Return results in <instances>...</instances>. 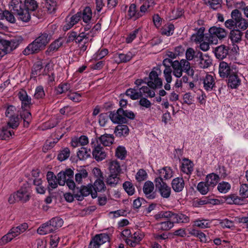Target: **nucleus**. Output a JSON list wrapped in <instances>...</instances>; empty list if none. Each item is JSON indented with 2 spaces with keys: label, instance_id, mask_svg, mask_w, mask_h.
<instances>
[{
  "label": "nucleus",
  "instance_id": "nucleus-1",
  "mask_svg": "<svg viewBox=\"0 0 248 248\" xmlns=\"http://www.w3.org/2000/svg\"><path fill=\"white\" fill-rule=\"evenodd\" d=\"M52 38L50 33L44 32L30 43L23 51L25 55L37 53L44 49Z\"/></svg>",
  "mask_w": 248,
  "mask_h": 248
},
{
  "label": "nucleus",
  "instance_id": "nucleus-2",
  "mask_svg": "<svg viewBox=\"0 0 248 248\" xmlns=\"http://www.w3.org/2000/svg\"><path fill=\"white\" fill-rule=\"evenodd\" d=\"M52 38L50 33L44 32L30 43L23 51L25 55L37 53L44 49Z\"/></svg>",
  "mask_w": 248,
  "mask_h": 248
},
{
  "label": "nucleus",
  "instance_id": "nucleus-3",
  "mask_svg": "<svg viewBox=\"0 0 248 248\" xmlns=\"http://www.w3.org/2000/svg\"><path fill=\"white\" fill-rule=\"evenodd\" d=\"M231 19L227 20L224 23L225 27L229 30L235 28L246 30L248 27V22L243 18L241 13L237 9L232 11Z\"/></svg>",
  "mask_w": 248,
  "mask_h": 248
},
{
  "label": "nucleus",
  "instance_id": "nucleus-4",
  "mask_svg": "<svg viewBox=\"0 0 248 248\" xmlns=\"http://www.w3.org/2000/svg\"><path fill=\"white\" fill-rule=\"evenodd\" d=\"M173 74L177 78L182 76L183 72L186 73L188 76L193 77L194 70L190 65V62L186 59H182L180 62L174 61L172 65Z\"/></svg>",
  "mask_w": 248,
  "mask_h": 248
},
{
  "label": "nucleus",
  "instance_id": "nucleus-5",
  "mask_svg": "<svg viewBox=\"0 0 248 248\" xmlns=\"http://www.w3.org/2000/svg\"><path fill=\"white\" fill-rule=\"evenodd\" d=\"M162 72L158 67H154L149 73L148 78H145L144 80L147 85L152 89L160 88L162 86V80L159 78Z\"/></svg>",
  "mask_w": 248,
  "mask_h": 248
},
{
  "label": "nucleus",
  "instance_id": "nucleus-6",
  "mask_svg": "<svg viewBox=\"0 0 248 248\" xmlns=\"http://www.w3.org/2000/svg\"><path fill=\"white\" fill-rule=\"evenodd\" d=\"M22 5L20 0H12L10 3V8L16 14L19 20L27 22L31 19V13L22 8Z\"/></svg>",
  "mask_w": 248,
  "mask_h": 248
},
{
  "label": "nucleus",
  "instance_id": "nucleus-7",
  "mask_svg": "<svg viewBox=\"0 0 248 248\" xmlns=\"http://www.w3.org/2000/svg\"><path fill=\"white\" fill-rule=\"evenodd\" d=\"M28 227V224L26 223L12 227L6 234L0 239V245L2 246L10 242L15 237L25 232Z\"/></svg>",
  "mask_w": 248,
  "mask_h": 248
},
{
  "label": "nucleus",
  "instance_id": "nucleus-8",
  "mask_svg": "<svg viewBox=\"0 0 248 248\" xmlns=\"http://www.w3.org/2000/svg\"><path fill=\"white\" fill-rule=\"evenodd\" d=\"M21 37H15L10 40L0 39V50L6 54L16 49L22 42Z\"/></svg>",
  "mask_w": 248,
  "mask_h": 248
},
{
  "label": "nucleus",
  "instance_id": "nucleus-9",
  "mask_svg": "<svg viewBox=\"0 0 248 248\" xmlns=\"http://www.w3.org/2000/svg\"><path fill=\"white\" fill-rule=\"evenodd\" d=\"M92 148V155L93 158L97 161H100L106 157V153L104 148L99 143L97 139H92L91 142Z\"/></svg>",
  "mask_w": 248,
  "mask_h": 248
},
{
  "label": "nucleus",
  "instance_id": "nucleus-10",
  "mask_svg": "<svg viewBox=\"0 0 248 248\" xmlns=\"http://www.w3.org/2000/svg\"><path fill=\"white\" fill-rule=\"evenodd\" d=\"M209 34L208 36H206V38H208V41L211 44L217 43V38L221 39L227 35L225 30L220 27L215 26L211 27L209 30Z\"/></svg>",
  "mask_w": 248,
  "mask_h": 248
},
{
  "label": "nucleus",
  "instance_id": "nucleus-11",
  "mask_svg": "<svg viewBox=\"0 0 248 248\" xmlns=\"http://www.w3.org/2000/svg\"><path fill=\"white\" fill-rule=\"evenodd\" d=\"M235 72H236V69L231 63H227L224 61L220 62L218 73L221 78H227Z\"/></svg>",
  "mask_w": 248,
  "mask_h": 248
},
{
  "label": "nucleus",
  "instance_id": "nucleus-12",
  "mask_svg": "<svg viewBox=\"0 0 248 248\" xmlns=\"http://www.w3.org/2000/svg\"><path fill=\"white\" fill-rule=\"evenodd\" d=\"M78 190L77 193L74 192V197L78 201H82L84 199V197H87L90 194L91 195L93 191V185L90 184L87 186H81L79 188H77Z\"/></svg>",
  "mask_w": 248,
  "mask_h": 248
},
{
  "label": "nucleus",
  "instance_id": "nucleus-13",
  "mask_svg": "<svg viewBox=\"0 0 248 248\" xmlns=\"http://www.w3.org/2000/svg\"><path fill=\"white\" fill-rule=\"evenodd\" d=\"M156 189L158 190L160 196L163 198L168 199L171 194V188L165 182L161 181V179L155 182Z\"/></svg>",
  "mask_w": 248,
  "mask_h": 248
},
{
  "label": "nucleus",
  "instance_id": "nucleus-14",
  "mask_svg": "<svg viewBox=\"0 0 248 248\" xmlns=\"http://www.w3.org/2000/svg\"><path fill=\"white\" fill-rule=\"evenodd\" d=\"M124 109L119 108L115 112H110L109 117L112 122L114 124H126L127 122V119L124 117Z\"/></svg>",
  "mask_w": 248,
  "mask_h": 248
},
{
  "label": "nucleus",
  "instance_id": "nucleus-15",
  "mask_svg": "<svg viewBox=\"0 0 248 248\" xmlns=\"http://www.w3.org/2000/svg\"><path fill=\"white\" fill-rule=\"evenodd\" d=\"M143 192L145 197L149 200L155 199L157 195L155 190L154 183L150 181L145 182L143 186Z\"/></svg>",
  "mask_w": 248,
  "mask_h": 248
},
{
  "label": "nucleus",
  "instance_id": "nucleus-16",
  "mask_svg": "<svg viewBox=\"0 0 248 248\" xmlns=\"http://www.w3.org/2000/svg\"><path fill=\"white\" fill-rule=\"evenodd\" d=\"M65 41V39L64 37H60L52 42L46 50V56H52L54 52L57 51L59 48L62 46Z\"/></svg>",
  "mask_w": 248,
  "mask_h": 248
},
{
  "label": "nucleus",
  "instance_id": "nucleus-17",
  "mask_svg": "<svg viewBox=\"0 0 248 248\" xmlns=\"http://www.w3.org/2000/svg\"><path fill=\"white\" fill-rule=\"evenodd\" d=\"M144 236V234L140 231H137L132 234L130 238L124 239L126 244L131 247H135L139 245Z\"/></svg>",
  "mask_w": 248,
  "mask_h": 248
},
{
  "label": "nucleus",
  "instance_id": "nucleus-18",
  "mask_svg": "<svg viewBox=\"0 0 248 248\" xmlns=\"http://www.w3.org/2000/svg\"><path fill=\"white\" fill-rule=\"evenodd\" d=\"M104 178H98L93 185V193H92L91 196L93 199L97 197V192H104L106 190V186L103 181Z\"/></svg>",
  "mask_w": 248,
  "mask_h": 248
},
{
  "label": "nucleus",
  "instance_id": "nucleus-19",
  "mask_svg": "<svg viewBox=\"0 0 248 248\" xmlns=\"http://www.w3.org/2000/svg\"><path fill=\"white\" fill-rule=\"evenodd\" d=\"M74 171L70 169L65 171H61L57 174L58 183L60 186H63L68 181V178H73Z\"/></svg>",
  "mask_w": 248,
  "mask_h": 248
},
{
  "label": "nucleus",
  "instance_id": "nucleus-20",
  "mask_svg": "<svg viewBox=\"0 0 248 248\" xmlns=\"http://www.w3.org/2000/svg\"><path fill=\"white\" fill-rule=\"evenodd\" d=\"M81 18L80 12H78L69 18H66V23L63 27V30L65 31L71 29L75 25L77 24Z\"/></svg>",
  "mask_w": 248,
  "mask_h": 248
},
{
  "label": "nucleus",
  "instance_id": "nucleus-21",
  "mask_svg": "<svg viewBox=\"0 0 248 248\" xmlns=\"http://www.w3.org/2000/svg\"><path fill=\"white\" fill-rule=\"evenodd\" d=\"M16 198L21 202L25 203L29 201L31 198L30 189L27 187H21L16 192Z\"/></svg>",
  "mask_w": 248,
  "mask_h": 248
},
{
  "label": "nucleus",
  "instance_id": "nucleus-22",
  "mask_svg": "<svg viewBox=\"0 0 248 248\" xmlns=\"http://www.w3.org/2000/svg\"><path fill=\"white\" fill-rule=\"evenodd\" d=\"M203 87L207 92H210L215 90V79L214 77L209 74H207L202 79Z\"/></svg>",
  "mask_w": 248,
  "mask_h": 248
},
{
  "label": "nucleus",
  "instance_id": "nucleus-23",
  "mask_svg": "<svg viewBox=\"0 0 248 248\" xmlns=\"http://www.w3.org/2000/svg\"><path fill=\"white\" fill-rule=\"evenodd\" d=\"M159 176L155 180V182H156L158 180L161 179L163 181V179L165 180L171 178L173 176V171L172 169L169 167H165L158 170Z\"/></svg>",
  "mask_w": 248,
  "mask_h": 248
},
{
  "label": "nucleus",
  "instance_id": "nucleus-24",
  "mask_svg": "<svg viewBox=\"0 0 248 248\" xmlns=\"http://www.w3.org/2000/svg\"><path fill=\"white\" fill-rule=\"evenodd\" d=\"M194 164L190 160L184 158L182 159L180 169L181 171L187 175H190L193 170Z\"/></svg>",
  "mask_w": 248,
  "mask_h": 248
},
{
  "label": "nucleus",
  "instance_id": "nucleus-25",
  "mask_svg": "<svg viewBox=\"0 0 248 248\" xmlns=\"http://www.w3.org/2000/svg\"><path fill=\"white\" fill-rule=\"evenodd\" d=\"M18 98L21 101V107L26 109L31 105V99L28 94L26 91L22 90L18 93Z\"/></svg>",
  "mask_w": 248,
  "mask_h": 248
},
{
  "label": "nucleus",
  "instance_id": "nucleus-26",
  "mask_svg": "<svg viewBox=\"0 0 248 248\" xmlns=\"http://www.w3.org/2000/svg\"><path fill=\"white\" fill-rule=\"evenodd\" d=\"M229 47L221 45L216 47L214 50L216 57L218 60H223L226 58L229 54Z\"/></svg>",
  "mask_w": 248,
  "mask_h": 248
},
{
  "label": "nucleus",
  "instance_id": "nucleus-27",
  "mask_svg": "<svg viewBox=\"0 0 248 248\" xmlns=\"http://www.w3.org/2000/svg\"><path fill=\"white\" fill-rule=\"evenodd\" d=\"M46 179L48 182V189L52 190L58 187L57 177L52 171H48L46 174Z\"/></svg>",
  "mask_w": 248,
  "mask_h": 248
},
{
  "label": "nucleus",
  "instance_id": "nucleus-28",
  "mask_svg": "<svg viewBox=\"0 0 248 248\" xmlns=\"http://www.w3.org/2000/svg\"><path fill=\"white\" fill-rule=\"evenodd\" d=\"M99 140V143L102 144L104 146H109L111 145L114 141V137L112 134H105L100 137H95Z\"/></svg>",
  "mask_w": 248,
  "mask_h": 248
},
{
  "label": "nucleus",
  "instance_id": "nucleus-29",
  "mask_svg": "<svg viewBox=\"0 0 248 248\" xmlns=\"http://www.w3.org/2000/svg\"><path fill=\"white\" fill-rule=\"evenodd\" d=\"M198 56L200 58L199 66L200 68L205 69L210 66L212 63V60L208 55H203L202 52H199L197 54Z\"/></svg>",
  "mask_w": 248,
  "mask_h": 248
},
{
  "label": "nucleus",
  "instance_id": "nucleus-30",
  "mask_svg": "<svg viewBox=\"0 0 248 248\" xmlns=\"http://www.w3.org/2000/svg\"><path fill=\"white\" fill-rule=\"evenodd\" d=\"M140 14L137 10L136 4L132 3L129 7L127 16L129 19L136 20L141 17Z\"/></svg>",
  "mask_w": 248,
  "mask_h": 248
},
{
  "label": "nucleus",
  "instance_id": "nucleus-31",
  "mask_svg": "<svg viewBox=\"0 0 248 248\" xmlns=\"http://www.w3.org/2000/svg\"><path fill=\"white\" fill-rule=\"evenodd\" d=\"M195 31H196V32L192 35L191 41L196 43L202 42L204 38L205 28L203 27H201L200 28H195Z\"/></svg>",
  "mask_w": 248,
  "mask_h": 248
},
{
  "label": "nucleus",
  "instance_id": "nucleus-32",
  "mask_svg": "<svg viewBox=\"0 0 248 248\" xmlns=\"http://www.w3.org/2000/svg\"><path fill=\"white\" fill-rule=\"evenodd\" d=\"M228 80V85L232 89L237 88L241 84V80L238 78L236 72L229 76Z\"/></svg>",
  "mask_w": 248,
  "mask_h": 248
},
{
  "label": "nucleus",
  "instance_id": "nucleus-33",
  "mask_svg": "<svg viewBox=\"0 0 248 248\" xmlns=\"http://www.w3.org/2000/svg\"><path fill=\"white\" fill-rule=\"evenodd\" d=\"M129 132L128 127L126 125L119 124L114 130V133L116 137L121 138L127 136Z\"/></svg>",
  "mask_w": 248,
  "mask_h": 248
},
{
  "label": "nucleus",
  "instance_id": "nucleus-34",
  "mask_svg": "<svg viewBox=\"0 0 248 248\" xmlns=\"http://www.w3.org/2000/svg\"><path fill=\"white\" fill-rule=\"evenodd\" d=\"M185 182L182 178L177 177L173 179L171 183L172 188L176 192L182 191L184 187Z\"/></svg>",
  "mask_w": 248,
  "mask_h": 248
},
{
  "label": "nucleus",
  "instance_id": "nucleus-35",
  "mask_svg": "<svg viewBox=\"0 0 248 248\" xmlns=\"http://www.w3.org/2000/svg\"><path fill=\"white\" fill-rule=\"evenodd\" d=\"M133 57V54L131 52H128L126 54L119 53L115 55V61L118 63H125L129 61Z\"/></svg>",
  "mask_w": 248,
  "mask_h": 248
},
{
  "label": "nucleus",
  "instance_id": "nucleus-36",
  "mask_svg": "<svg viewBox=\"0 0 248 248\" xmlns=\"http://www.w3.org/2000/svg\"><path fill=\"white\" fill-rule=\"evenodd\" d=\"M190 221V218L187 215L182 213H174L173 222L175 223H187Z\"/></svg>",
  "mask_w": 248,
  "mask_h": 248
},
{
  "label": "nucleus",
  "instance_id": "nucleus-37",
  "mask_svg": "<svg viewBox=\"0 0 248 248\" xmlns=\"http://www.w3.org/2000/svg\"><path fill=\"white\" fill-rule=\"evenodd\" d=\"M55 231L50 225L49 221L43 224L37 229V233L40 235H45Z\"/></svg>",
  "mask_w": 248,
  "mask_h": 248
},
{
  "label": "nucleus",
  "instance_id": "nucleus-38",
  "mask_svg": "<svg viewBox=\"0 0 248 248\" xmlns=\"http://www.w3.org/2000/svg\"><path fill=\"white\" fill-rule=\"evenodd\" d=\"M22 4V7L30 12L34 11L38 7V3L35 0H24Z\"/></svg>",
  "mask_w": 248,
  "mask_h": 248
},
{
  "label": "nucleus",
  "instance_id": "nucleus-39",
  "mask_svg": "<svg viewBox=\"0 0 248 248\" xmlns=\"http://www.w3.org/2000/svg\"><path fill=\"white\" fill-rule=\"evenodd\" d=\"M109 170L110 173L120 175L122 172V169L119 162L117 160H113L109 163Z\"/></svg>",
  "mask_w": 248,
  "mask_h": 248
},
{
  "label": "nucleus",
  "instance_id": "nucleus-40",
  "mask_svg": "<svg viewBox=\"0 0 248 248\" xmlns=\"http://www.w3.org/2000/svg\"><path fill=\"white\" fill-rule=\"evenodd\" d=\"M137 88L134 87L133 88H129L126 92L125 94L129 96L132 100H137L142 97L141 92H138Z\"/></svg>",
  "mask_w": 248,
  "mask_h": 248
},
{
  "label": "nucleus",
  "instance_id": "nucleus-41",
  "mask_svg": "<svg viewBox=\"0 0 248 248\" xmlns=\"http://www.w3.org/2000/svg\"><path fill=\"white\" fill-rule=\"evenodd\" d=\"M219 179L218 175L213 173L206 176L205 181L209 186L214 187L217 184Z\"/></svg>",
  "mask_w": 248,
  "mask_h": 248
},
{
  "label": "nucleus",
  "instance_id": "nucleus-42",
  "mask_svg": "<svg viewBox=\"0 0 248 248\" xmlns=\"http://www.w3.org/2000/svg\"><path fill=\"white\" fill-rule=\"evenodd\" d=\"M239 29L232 30L230 33L229 38L233 43H237L241 40L242 32Z\"/></svg>",
  "mask_w": 248,
  "mask_h": 248
},
{
  "label": "nucleus",
  "instance_id": "nucleus-43",
  "mask_svg": "<svg viewBox=\"0 0 248 248\" xmlns=\"http://www.w3.org/2000/svg\"><path fill=\"white\" fill-rule=\"evenodd\" d=\"M226 202L230 204H241L243 200L236 194H230L225 197Z\"/></svg>",
  "mask_w": 248,
  "mask_h": 248
},
{
  "label": "nucleus",
  "instance_id": "nucleus-44",
  "mask_svg": "<svg viewBox=\"0 0 248 248\" xmlns=\"http://www.w3.org/2000/svg\"><path fill=\"white\" fill-rule=\"evenodd\" d=\"M91 153L90 149L82 147L77 152V156L80 160H84L90 156Z\"/></svg>",
  "mask_w": 248,
  "mask_h": 248
},
{
  "label": "nucleus",
  "instance_id": "nucleus-45",
  "mask_svg": "<svg viewBox=\"0 0 248 248\" xmlns=\"http://www.w3.org/2000/svg\"><path fill=\"white\" fill-rule=\"evenodd\" d=\"M83 21L86 23H89L92 17V11L89 7H86L83 12H80Z\"/></svg>",
  "mask_w": 248,
  "mask_h": 248
},
{
  "label": "nucleus",
  "instance_id": "nucleus-46",
  "mask_svg": "<svg viewBox=\"0 0 248 248\" xmlns=\"http://www.w3.org/2000/svg\"><path fill=\"white\" fill-rule=\"evenodd\" d=\"M174 30V26L172 24L169 23L165 25L161 30V33L162 35L170 36L173 34Z\"/></svg>",
  "mask_w": 248,
  "mask_h": 248
},
{
  "label": "nucleus",
  "instance_id": "nucleus-47",
  "mask_svg": "<svg viewBox=\"0 0 248 248\" xmlns=\"http://www.w3.org/2000/svg\"><path fill=\"white\" fill-rule=\"evenodd\" d=\"M119 176V175H116L115 174L110 173L107 179V184L111 186H115L117 185L120 181Z\"/></svg>",
  "mask_w": 248,
  "mask_h": 248
},
{
  "label": "nucleus",
  "instance_id": "nucleus-48",
  "mask_svg": "<svg viewBox=\"0 0 248 248\" xmlns=\"http://www.w3.org/2000/svg\"><path fill=\"white\" fill-rule=\"evenodd\" d=\"M14 134L13 130L9 129L8 127H3L0 130V140H6Z\"/></svg>",
  "mask_w": 248,
  "mask_h": 248
},
{
  "label": "nucleus",
  "instance_id": "nucleus-49",
  "mask_svg": "<svg viewBox=\"0 0 248 248\" xmlns=\"http://www.w3.org/2000/svg\"><path fill=\"white\" fill-rule=\"evenodd\" d=\"M123 187L129 196H132L135 192V188L133 184L130 181H125L123 184Z\"/></svg>",
  "mask_w": 248,
  "mask_h": 248
},
{
  "label": "nucleus",
  "instance_id": "nucleus-50",
  "mask_svg": "<svg viewBox=\"0 0 248 248\" xmlns=\"http://www.w3.org/2000/svg\"><path fill=\"white\" fill-rule=\"evenodd\" d=\"M94 237L100 246L109 241V236L108 234L106 233L96 234Z\"/></svg>",
  "mask_w": 248,
  "mask_h": 248
},
{
  "label": "nucleus",
  "instance_id": "nucleus-51",
  "mask_svg": "<svg viewBox=\"0 0 248 248\" xmlns=\"http://www.w3.org/2000/svg\"><path fill=\"white\" fill-rule=\"evenodd\" d=\"M204 3L214 10L221 7L222 0H203Z\"/></svg>",
  "mask_w": 248,
  "mask_h": 248
},
{
  "label": "nucleus",
  "instance_id": "nucleus-52",
  "mask_svg": "<svg viewBox=\"0 0 248 248\" xmlns=\"http://www.w3.org/2000/svg\"><path fill=\"white\" fill-rule=\"evenodd\" d=\"M155 2L154 0H151V3L149 1L148 2L145 1V2L140 7V11H139V13H141V17L146 12L150 11L151 10V8L155 5Z\"/></svg>",
  "mask_w": 248,
  "mask_h": 248
},
{
  "label": "nucleus",
  "instance_id": "nucleus-53",
  "mask_svg": "<svg viewBox=\"0 0 248 248\" xmlns=\"http://www.w3.org/2000/svg\"><path fill=\"white\" fill-rule=\"evenodd\" d=\"M174 223L172 221L166 220L162 221L157 224L159 229L161 231H169L174 227Z\"/></svg>",
  "mask_w": 248,
  "mask_h": 248
},
{
  "label": "nucleus",
  "instance_id": "nucleus-54",
  "mask_svg": "<svg viewBox=\"0 0 248 248\" xmlns=\"http://www.w3.org/2000/svg\"><path fill=\"white\" fill-rule=\"evenodd\" d=\"M49 221L55 231L61 227L63 224V220L58 217H53Z\"/></svg>",
  "mask_w": 248,
  "mask_h": 248
},
{
  "label": "nucleus",
  "instance_id": "nucleus-55",
  "mask_svg": "<svg viewBox=\"0 0 248 248\" xmlns=\"http://www.w3.org/2000/svg\"><path fill=\"white\" fill-rule=\"evenodd\" d=\"M71 88V85L67 83H61L57 87L56 90L57 94H61L69 91Z\"/></svg>",
  "mask_w": 248,
  "mask_h": 248
},
{
  "label": "nucleus",
  "instance_id": "nucleus-56",
  "mask_svg": "<svg viewBox=\"0 0 248 248\" xmlns=\"http://www.w3.org/2000/svg\"><path fill=\"white\" fill-rule=\"evenodd\" d=\"M155 90L151 89L148 86H143L140 88V91L142 94H144L146 97L150 98H153L155 96Z\"/></svg>",
  "mask_w": 248,
  "mask_h": 248
},
{
  "label": "nucleus",
  "instance_id": "nucleus-57",
  "mask_svg": "<svg viewBox=\"0 0 248 248\" xmlns=\"http://www.w3.org/2000/svg\"><path fill=\"white\" fill-rule=\"evenodd\" d=\"M9 120L7 122V126L9 128L12 129L16 128L19 124V118L18 115L9 118Z\"/></svg>",
  "mask_w": 248,
  "mask_h": 248
},
{
  "label": "nucleus",
  "instance_id": "nucleus-58",
  "mask_svg": "<svg viewBox=\"0 0 248 248\" xmlns=\"http://www.w3.org/2000/svg\"><path fill=\"white\" fill-rule=\"evenodd\" d=\"M126 153L125 148L123 146H119L115 150V156L121 160L125 159Z\"/></svg>",
  "mask_w": 248,
  "mask_h": 248
},
{
  "label": "nucleus",
  "instance_id": "nucleus-59",
  "mask_svg": "<svg viewBox=\"0 0 248 248\" xmlns=\"http://www.w3.org/2000/svg\"><path fill=\"white\" fill-rule=\"evenodd\" d=\"M70 150L68 148H65L61 150L58 155L57 159L60 161H62L67 159L70 155Z\"/></svg>",
  "mask_w": 248,
  "mask_h": 248
},
{
  "label": "nucleus",
  "instance_id": "nucleus-60",
  "mask_svg": "<svg viewBox=\"0 0 248 248\" xmlns=\"http://www.w3.org/2000/svg\"><path fill=\"white\" fill-rule=\"evenodd\" d=\"M43 65L41 62L35 64L32 69L31 78H35L37 75H40Z\"/></svg>",
  "mask_w": 248,
  "mask_h": 248
},
{
  "label": "nucleus",
  "instance_id": "nucleus-61",
  "mask_svg": "<svg viewBox=\"0 0 248 248\" xmlns=\"http://www.w3.org/2000/svg\"><path fill=\"white\" fill-rule=\"evenodd\" d=\"M57 3L53 0H50L46 3L47 12L49 14H54L57 9Z\"/></svg>",
  "mask_w": 248,
  "mask_h": 248
},
{
  "label": "nucleus",
  "instance_id": "nucleus-62",
  "mask_svg": "<svg viewBox=\"0 0 248 248\" xmlns=\"http://www.w3.org/2000/svg\"><path fill=\"white\" fill-rule=\"evenodd\" d=\"M209 186L206 182H201L198 184L197 188L202 195H205L209 191Z\"/></svg>",
  "mask_w": 248,
  "mask_h": 248
},
{
  "label": "nucleus",
  "instance_id": "nucleus-63",
  "mask_svg": "<svg viewBox=\"0 0 248 248\" xmlns=\"http://www.w3.org/2000/svg\"><path fill=\"white\" fill-rule=\"evenodd\" d=\"M210 224V222L205 219H197L194 221V225L201 229L209 228Z\"/></svg>",
  "mask_w": 248,
  "mask_h": 248
},
{
  "label": "nucleus",
  "instance_id": "nucleus-64",
  "mask_svg": "<svg viewBox=\"0 0 248 248\" xmlns=\"http://www.w3.org/2000/svg\"><path fill=\"white\" fill-rule=\"evenodd\" d=\"M230 188V184L226 182L220 183L217 186V189L221 193H226Z\"/></svg>",
  "mask_w": 248,
  "mask_h": 248
}]
</instances>
